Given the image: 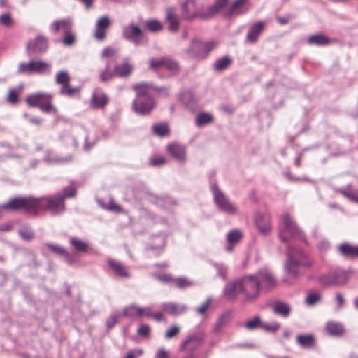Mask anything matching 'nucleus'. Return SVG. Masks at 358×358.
Masks as SVG:
<instances>
[{"instance_id": "obj_1", "label": "nucleus", "mask_w": 358, "mask_h": 358, "mask_svg": "<svg viewBox=\"0 0 358 358\" xmlns=\"http://www.w3.org/2000/svg\"><path fill=\"white\" fill-rule=\"evenodd\" d=\"M277 285L276 280L268 269H262L255 274L243 278L227 284L224 294L229 299H234L242 294L246 301L256 299L262 289L270 290Z\"/></svg>"}, {"instance_id": "obj_2", "label": "nucleus", "mask_w": 358, "mask_h": 358, "mask_svg": "<svg viewBox=\"0 0 358 358\" xmlns=\"http://www.w3.org/2000/svg\"><path fill=\"white\" fill-rule=\"evenodd\" d=\"M227 2L228 0H217L213 6L203 8L194 0H187L183 5L182 15L187 20L196 17L202 20L209 19L223 8Z\"/></svg>"}, {"instance_id": "obj_3", "label": "nucleus", "mask_w": 358, "mask_h": 358, "mask_svg": "<svg viewBox=\"0 0 358 358\" xmlns=\"http://www.w3.org/2000/svg\"><path fill=\"white\" fill-rule=\"evenodd\" d=\"M36 198L33 196H17L10 198L6 203L0 206V217L4 211H17L23 210L36 215Z\"/></svg>"}, {"instance_id": "obj_4", "label": "nucleus", "mask_w": 358, "mask_h": 358, "mask_svg": "<svg viewBox=\"0 0 358 358\" xmlns=\"http://www.w3.org/2000/svg\"><path fill=\"white\" fill-rule=\"evenodd\" d=\"M313 264V261L301 249H296L289 253V260L287 264V272L293 277L299 273V268L308 269Z\"/></svg>"}, {"instance_id": "obj_5", "label": "nucleus", "mask_w": 358, "mask_h": 358, "mask_svg": "<svg viewBox=\"0 0 358 358\" xmlns=\"http://www.w3.org/2000/svg\"><path fill=\"white\" fill-rule=\"evenodd\" d=\"M53 95L46 92H37L29 94L26 98V103L29 107H37L44 113L57 112L52 104Z\"/></svg>"}, {"instance_id": "obj_6", "label": "nucleus", "mask_w": 358, "mask_h": 358, "mask_svg": "<svg viewBox=\"0 0 358 358\" xmlns=\"http://www.w3.org/2000/svg\"><path fill=\"white\" fill-rule=\"evenodd\" d=\"M66 209L64 198L59 194L36 198V215L39 210H48L53 214H59Z\"/></svg>"}, {"instance_id": "obj_7", "label": "nucleus", "mask_w": 358, "mask_h": 358, "mask_svg": "<svg viewBox=\"0 0 358 358\" xmlns=\"http://www.w3.org/2000/svg\"><path fill=\"white\" fill-rule=\"evenodd\" d=\"M55 82L60 86L61 95L70 98L80 95V87L71 85V77L67 71H59L55 76Z\"/></svg>"}, {"instance_id": "obj_8", "label": "nucleus", "mask_w": 358, "mask_h": 358, "mask_svg": "<svg viewBox=\"0 0 358 358\" xmlns=\"http://www.w3.org/2000/svg\"><path fill=\"white\" fill-rule=\"evenodd\" d=\"M216 45L217 43L214 41L203 42L199 39H194L192 41L187 53L192 57L202 59L206 58Z\"/></svg>"}, {"instance_id": "obj_9", "label": "nucleus", "mask_w": 358, "mask_h": 358, "mask_svg": "<svg viewBox=\"0 0 358 358\" xmlns=\"http://www.w3.org/2000/svg\"><path fill=\"white\" fill-rule=\"evenodd\" d=\"M283 229L280 230L279 236L283 241H287L292 237L303 238V234L296 225L289 214L285 213L282 215Z\"/></svg>"}, {"instance_id": "obj_10", "label": "nucleus", "mask_w": 358, "mask_h": 358, "mask_svg": "<svg viewBox=\"0 0 358 358\" xmlns=\"http://www.w3.org/2000/svg\"><path fill=\"white\" fill-rule=\"evenodd\" d=\"M214 200L220 210L229 214L238 213L237 206L233 203L217 187L212 188Z\"/></svg>"}, {"instance_id": "obj_11", "label": "nucleus", "mask_w": 358, "mask_h": 358, "mask_svg": "<svg viewBox=\"0 0 358 358\" xmlns=\"http://www.w3.org/2000/svg\"><path fill=\"white\" fill-rule=\"evenodd\" d=\"M348 280V275L343 271H334L320 278V282L324 286H341L346 284Z\"/></svg>"}, {"instance_id": "obj_12", "label": "nucleus", "mask_w": 358, "mask_h": 358, "mask_svg": "<svg viewBox=\"0 0 358 358\" xmlns=\"http://www.w3.org/2000/svg\"><path fill=\"white\" fill-rule=\"evenodd\" d=\"M122 35L125 39L132 42L136 45L141 44L142 40L145 37L144 31L134 23H131L125 27Z\"/></svg>"}, {"instance_id": "obj_13", "label": "nucleus", "mask_w": 358, "mask_h": 358, "mask_svg": "<svg viewBox=\"0 0 358 358\" xmlns=\"http://www.w3.org/2000/svg\"><path fill=\"white\" fill-rule=\"evenodd\" d=\"M155 107V102L152 97L135 99L132 103L133 110L141 115H148Z\"/></svg>"}, {"instance_id": "obj_14", "label": "nucleus", "mask_w": 358, "mask_h": 358, "mask_svg": "<svg viewBox=\"0 0 358 358\" xmlns=\"http://www.w3.org/2000/svg\"><path fill=\"white\" fill-rule=\"evenodd\" d=\"M150 68L152 70L166 69L170 71H176L178 69V63L168 57L152 58L149 61Z\"/></svg>"}, {"instance_id": "obj_15", "label": "nucleus", "mask_w": 358, "mask_h": 358, "mask_svg": "<svg viewBox=\"0 0 358 358\" xmlns=\"http://www.w3.org/2000/svg\"><path fill=\"white\" fill-rule=\"evenodd\" d=\"M203 338L198 334L188 336L180 345L181 351L193 352L197 350L202 344Z\"/></svg>"}, {"instance_id": "obj_16", "label": "nucleus", "mask_w": 358, "mask_h": 358, "mask_svg": "<svg viewBox=\"0 0 358 358\" xmlns=\"http://www.w3.org/2000/svg\"><path fill=\"white\" fill-rule=\"evenodd\" d=\"M107 264L110 269L119 278H128L130 277V273L128 268L120 261L115 259H108Z\"/></svg>"}, {"instance_id": "obj_17", "label": "nucleus", "mask_w": 358, "mask_h": 358, "mask_svg": "<svg viewBox=\"0 0 358 358\" xmlns=\"http://www.w3.org/2000/svg\"><path fill=\"white\" fill-rule=\"evenodd\" d=\"M132 90L136 92V99H144L152 97L154 92H157L158 88L148 83H140L132 85Z\"/></svg>"}, {"instance_id": "obj_18", "label": "nucleus", "mask_w": 358, "mask_h": 358, "mask_svg": "<svg viewBox=\"0 0 358 358\" xmlns=\"http://www.w3.org/2000/svg\"><path fill=\"white\" fill-rule=\"evenodd\" d=\"M48 48L47 39L41 36H37L34 40H31L27 45V51L31 53H40L46 51Z\"/></svg>"}, {"instance_id": "obj_19", "label": "nucleus", "mask_w": 358, "mask_h": 358, "mask_svg": "<svg viewBox=\"0 0 358 358\" xmlns=\"http://www.w3.org/2000/svg\"><path fill=\"white\" fill-rule=\"evenodd\" d=\"M90 103L92 108L103 110L108 103V97L103 92L96 90L92 95Z\"/></svg>"}, {"instance_id": "obj_20", "label": "nucleus", "mask_w": 358, "mask_h": 358, "mask_svg": "<svg viewBox=\"0 0 358 358\" xmlns=\"http://www.w3.org/2000/svg\"><path fill=\"white\" fill-rule=\"evenodd\" d=\"M110 25V21L106 16L101 17L96 26L94 37L99 41H103L106 38V31Z\"/></svg>"}, {"instance_id": "obj_21", "label": "nucleus", "mask_w": 358, "mask_h": 358, "mask_svg": "<svg viewBox=\"0 0 358 358\" xmlns=\"http://www.w3.org/2000/svg\"><path fill=\"white\" fill-rule=\"evenodd\" d=\"M166 149L168 152L177 160L183 161L185 159L186 148L184 145L173 143L169 144Z\"/></svg>"}, {"instance_id": "obj_22", "label": "nucleus", "mask_w": 358, "mask_h": 358, "mask_svg": "<svg viewBox=\"0 0 358 358\" xmlns=\"http://www.w3.org/2000/svg\"><path fill=\"white\" fill-rule=\"evenodd\" d=\"M265 27V22L259 21L255 23L248 31L246 39L251 43H255L257 41L259 35L264 31Z\"/></svg>"}, {"instance_id": "obj_23", "label": "nucleus", "mask_w": 358, "mask_h": 358, "mask_svg": "<svg viewBox=\"0 0 358 358\" xmlns=\"http://www.w3.org/2000/svg\"><path fill=\"white\" fill-rule=\"evenodd\" d=\"M256 225L263 234H267L271 230V217L268 215H258L255 220Z\"/></svg>"}, {"instance_id": "obj_24", "label": "nucleus", "mask_w": 358, "mask_h": 358, "mask_svg": "<svg viewBox=\"0 0 358 358\" xmlns=\"http://www.w3.org/2000/svg\"><path fill=\"white\" fill-rule=\"evenodd\" d=\"M164 311L171 315H178L185 313L187 306L183 304H177L175 303H166L162 305Z\"/></svg>"}, {"instance_id": "obj_25", "label": "nucleus", "mask_w": 358, "mask_h": 358, "mask_svg": "<svg viewBox=\"0 0 358 358\" xmlns=\"http://www.w3.org/2000/svg\"><path fill=\"white\" fill-rule=\"evenodd\" d=\"M166 21L169 23V29L170 31L176 32L179 28V22L178 17L175 13L174 9L169 8L166 9Z\"/></svg>"}, {"instance_id": "obj_26", "label": "nucleus", "mask_w": 358, "mask_h": 358, "mask_svg": "<svg viewBox=\"0 0 358 358\" xmlns=\"http://www.w3.org/2000/svg\"><path fill=\"white\" fill-rule=\"evenodd\" d=\"M243 238V234L239 230H232L227 235V250L231 252L234 245H236Z\"/></svg>"}, {"instance_id": "obj_27", "label": "nucleus", "mask_w": 358, "mask_h": 358, "mask_svg": "<svg viewBox=\"0 0 358 358\" xmlns=\"http://www.w3.org/2000/svg\"><path fill=\"white\" fill-rule=\"evenodd\" d=\"M296 341L302 348H312L315 345V338L313 334H299Z\"/></svg>"}, {"instance_id": "obj_28", "label": "nucleus", "mask_w": 358, "mask_h": 358, "mask_svg": "<svg viewBox=\"0 0 358 358\" xmlns=\"http://www.w3.org/2000/svg\"><path fill=\"white\" fill-rule=\"evenodd\" d=\"M70 244L78 252H89L90 246L89 243L77 237H71L69 239Z\"/></svg>"}, {"instance_id": "obj_29", "label": "nucleus", "mask_w": 358, "mask_h": 358, "mask_svg": "<svg viewBox=\"0 0 358 358\" xmlns=\"http://www.w3.org/2000/svg\"><path fill=\"white\" fill-rule=\"evenodd\" d=\"M325 330L329 334L336 336H341L344 333V328L343 325L335 321L328 322L326 324Z\"/></svg>"}, {"instance_id": "obj_30", "label": "nucleus", "mask_w": 358, "mask_h": 358, "mask_svg": "<svg viewBox=\"0 0 358 358\" xmlns=\"http://www.w3.org/2000/svg\"><path fill=\"white\" fill-rule=\"evenodd\" d=\"M338 252L346 258L355 259L356 245L343 243L338 246Z\"/></svg>"}, {"instance_id": "obj_31", "label": "nucleus", "mask_w": 358, "mask_h": 358, "mask_svg": "<svg viewBox=\"0 0 358 358\" xmlns=\"http://www.w3.org/2000/svg\"><path fill=\"white\" fill-rule=\"evenodd\" d=\"M308 43L310 45L317 46H325L331 43V40L324 34H318L310 36L308 38Z\"/></svg>"}, {"instance_id": "obj_32", "label": "nucleus", "mask_w": 358, "mask_h": 358, "mask_svg": "<svg viewBox=\"0 0 358 358\" xmlns=\"http://www.w3.org/2000/svg\"><path fill=\"white\" fill-rule=\"evenodd\" d=\"M133 66L127 62L117 64L115 66L114 73L120 77H127L131 74Z\"/></svg>"}, {"instance_id": "obj_33", "label": "nucleus", "mask_w": 358, "mask_h": 358, "mask_svg": "<svg viewBox=\"0 0 358 358\" xmlns=\"http://www.w3.org/2000/svg\"><path fill=\"white\" fill-rule=\"evenodd\" d=\"M248 0H236L233 4L230 6L229 10V15H241L246 13L248 9L243 8L244 4Z\"/></svg>"}, {"instance_id": "obj_34", "label": "nucleus", "mask_w": 358, "mask_h": 358, "mask_svg": "<svg viewBox=\"0 0 358 358\" xmlns=\"http://www.w3.org/2000/svg\"><path fill=\"white\" fill-rule=\"evenodd\" d=\"M273 311L277 315L287 317L291 312V308L287 303L278 302L273 306Z\"/></svg>"}, {"instance_id": "obj_35", "label": "nucleus", "mask_w": 358, "mask_h": 358, "mask_svg": "<svg viewBox=\"0 0 358 358\" xmlns=\"http://www.w3.org/2000/svg\"><path fill=\"white\" fill-rule=\"evenodd\" d=\"M146 29L151 32H158L163 30L162 23L155 19H150L145 22Z\"/></svg>"}, {"instance_id": "obj_36", "label": "nucleus", "mask_w": 358, "mask_h": 358, "mask_svg": "<svg viewBox=\"0 0 358 358\" xmlns=\"http://www.w3.org/2000/svg\"><path fill=\"white\" fill-rule=\"evenodd\" d=\"M32 73H41L46 71H50L49 64L43 61H31Z\"/></svg>"}, {"instance_id": "obj_37", "label": "nucleus", "mask_w": 358, "mask_h": 358, "mask_svg": "<svg viewBox=\"0 0 358 358\" xmlns=\"http://www.w3.org/2000/svg\"><path fill=\"white\" fill-rule=\"evenodd\" d=\"M152 129L154 134L160 137L166 136L170 133L169 126L166 123L155 124Z\"/></svg>"}, {"instance_id": "obj_38", "label": "nucleus", "mask_w": 358, "mask_h": 358, "mask_svg": "<svg viewBox=\"0 0 358 358\" xmlns=\"http://www.w3.org/2000/svg\"><path fill=\"white\" fill-rule=\"evenodd\" d=\"M232 61L228 56L224 57L215 62L214 64L215 69L218 71H222L227 69L231 64Z\"/></svg>"}, {"instance_id": "obj_39", "label": "nucleus", "mask_w": 358, "mask_h": 358, "mask_svg": "<svg viewBox=\"0 0 358 358\" xmlns=\"http://www.w3.org/2000/svg\"><path fill=\"white\" fill-rule=\"evenodd\" d=\"M141 308L136 306H127L123 310V315L129 317H141Z\"/></svg>"}, {"instance_id": "obj_40", "label": "nucleus", "mask_w": 358, "mask_h": 358, "mask_svg": "<svg viewBox=\"0 0 358 358\" xmlns=\"http://www.w3.org/2000/svg\"><path fill=\"white\" fill-rule=\"evenodd\" d=\"M321 299L320 293L317 291H310L308 293L306 298V303L308 306H314Z\"/></svg>"}, {"instance_id": "obj_41", "label": "nucleus", "mask_w": 358, "mask_h": 358, "mask_svg": "<svg viewBox=\"0 0 358 358\" xmlns=\"http://www.w3.org/2000/svg\"><path fill=\"white\" fill-rule=\"evenodd\" d=\"M77 187L74 182H71L69 186L63 189L62 194H59L61 198H64V201L66 199L74 197L76 194Z\"/></svg>"}, {"instance_id": "obj_42", "label": "nucleus", "mask_w": 358, "mask_h": 358, "mask_svg": "<svg viewBox=\"0 0 358 358\" xmlns=\"http://www.w3.org/2000/svg\"><path fill=\"white\" fill-rule=\"evenodd\" d=\"M21 93L20 89H10L6 97V101L12 104H16L19 101V96Z\"/></svg>"}, {"instance_id": "obj_43", "label": "nucleus", "mask_w": 358, "mask_h": 358, "mask_svg": "<svg viewBox=\"0 0 358 358\" xmlns=\"http://www.w3.org/2000/svg\"><path fill=\"white\" fill-rule=\"evenodd\" d=\"M71 24L67 20L55 21L51 26V29L54 33H57L60 29H69Z\"/></svg>"}, {"instance_id": "obj_44", "label": "nucleus", "mask_w": 358, "mask_h": 358, "mask_svg": "<svg viewBox=\"0 0 358 358\" xmlns=\"http://www.w3.org/2000/svg\"><path fill=\"white\" fill-rule=\"evenodd\" d=\"M213 120V117L208 113H202L196 117V124L198 126H203L211 123Z\"/></svg>"}, {"instance_id": "obj_45", "label": "nucleus", "mask_w": 358, "mask_h": 358, "mask_svg": "<svg viewBox=\"0 0 358 358\" xmlns=\"http://www.w3.org/2000/svg\"><path fill=\"white\" fill-rule=\"evenodd\" d=\"M262 322L260 317L257 316V317H255L254 318L248 320L245 324V327L248 330H253L258 327L262 328Z\"/></svg>"}, {"instance_id": "obj_46", "label": "nucleus", "mask_w": 358, "mask_h": 358, "mask_svg": "<svg viewBox=\"0 0 358 358\" xmlns=\"http://www.w3.org/2000/svg\"><path fill=\"white\" fill-rule=\"evenodd\" d=\"M173 283L180 289H184L192 285V282L185 278H179L174 279Z\"/></svg>"}, {"instance_id": "obj_47", "label": "nucleus", "mask_w": 358, "mask_h": 358, "mask_svg": "<svg viewBox=\"0 0 358 358\" xmlns=\"http://www.w3.org/2000/svg\"><path fill=\"white\" fill-rule=\"evenodd\" d=\"M231 313H227L223 314L222 316H220V317L219 318V320L216 324V326H215L216 329H220L223 326L228 324L231 321Z\"/></svg>"}, {"instance_id": "obj_48", "label": "nucleus", "mask_w": 358, "mask_h": 358, "mask_svg": "<svg viewBox=\"0 0 358 358\" xmlns=\"http://www.w3.org/2000/svg\"><path fill=\"white\" fill-rule=\"evenodd\" d=\"M109 62L106 64V69L100 73V80L102 82L108 81L113 78L114 73L109 70Z\"/></svg>"}, {"instance_id": "obj_49", "label": "nucleus", "mask_w": 358, "mask_h": 358, "mask_svg": "<svg viewBox=\"0 0 358 358\" xmlns=\"http://www.w3.org/2000/svg\"><path fill=\"white\" fill-rule=\"evenodd\" d=\"M180 331V327L176 325H172L167 329L165 333V338L166 339H171L176 336Z\"/></svg>"}, {"instance_id": "obj_50", "label": "nucleus", "mask_w": 358, "mask_h": 358, "mask_svg": "<svg viewBox=\"0 0 358 358\" xmlns=\"http://www.w3.org/2000/svg\"><path fill=\"white\" fill-rule=\"evenodd\" d=\"M69 29H65V36L63 38V43L66 45H71L76 41V37L74 34Z\"/></svg>"}, {"instance_id": "obj_51", "label": "nucleus", "mask_w": 358, "mask_h": 358, "mask_svg": "<svg viewBox=\"0 0 358 358\" xmlns=\"http://www.w3.org/2000/svg\"><path fill=\"white\" fill-rule=\"evenodd\" d=\"M166 163V159L159 155L153 156L150 159V164L152 166H162Z\"/></svg>"}, {"instance_id": "obj_52", "label": "nucleus", "mask_w": 358, "mask_h": 358, "mask_svg": "<svg viewBox=\"0 0 358 358\" xmlns=\"http://www.w3.org/2000/svg\"><path fill=\"white\" fill-rule=\"evenodd\" d=\"M0 24L5 27H10L13 24V20L10 14L6 13L0 16Z\"/></svg>"}, {"instance_id": "obj_53", "label": "nucleus", "mask_w": 358, "mask_h": 358, "mask_svg": "<svg viewBox=\"0 0 358 358\" xmlns=\"http://www.w3.org/2000/svg\"><path fill=\"white\" fill-rule=\"evenodd\" d=\"M280 327V325L278 322H274L272 324H262V328L266 331L269 332H275L278 330Z\"/></svg>"}, {"instance_id": "obj_54", "label": "nucleus", "mask_w": 358, "mask_h": 358, "mask_svg": "<svg viewBox=\"0 0 358 358\" xmlns=\"http://www.w3.org/2000/svg\"><path fill=\"white\" fill-rule=\"evenodd\" d=\"M212 303L211 299H208L203 303H202L197 309L196 312L199 315H204L209 309Z\"/></svg>"}, {"instance_id": "obj_55", "label": "nucleus", "mask_w": 358, "mask_h": 358, "mask_svg": "<svg viewBox=\"0 0 358 358\" xmlns=\"http://www.w3.org/2000/svg\"><path fill=\"white\" fill-rule=\"evenodd\" d=\"M18 73H32V67L31 65V62L29 63H20L18 66Z\"/></svg>"}, {"instance_id": "obj_56", "label": "nucleus", "mask_w": 358, "mask_h": 358, "mask_svg": "<svg viewBox=\"0 0 358 358\" xmlns=\"http://www.w3.org/2000/svg\"><path fill=\"white\" fill-rule=\"evenodd\" d=\"M20 236L22 238L30 241L34 238V233L33 231L29 229H21L19 232Z\"/></svg>"}, {"instance_id": "obj_57", "label": "nucleus", "mask_w": 358, "mask_h": 358, "mask_svg": "<svg viewBox=\"0 0 358 358\" xmlns=\"http://www.w3.org/2000/svg\"><path fill=\"white\" fill-rule=\"evenodd\" d=\"M106 208L110 211H114L116 213H123L122 208L115 202L111 201L106 206Z\"/></svg>"}, {"instance_id": "obj_58", "label": "nucleus", "mask_w": 358, "mask_h": 358, "mask_svg": "<svg viewBox=\"0 0 358 358\" xmlns=\"http://www.w3.org/2000/svg\"><path fill=\"white\" fill-rule=\"evenodd\" d=\"M120 315L117 314L111 315L106 321V326L108 329H112L118 322Z\"/></svg>"}, {"instance_id": "obj_59", "label": "nucleus", "mask_w": 358, "mask_h": 358, "mask_svg": "<svg viewBox=\"0 0 358 358\" xmlns=\"http://www.w3.org/2000/svg\"><path fill=\"white\" fill-rule=\"evenodd\" d=\"M341 193L346 198L358 203V194L352 191H342Z\"/></svg>"}, {"instance_id": "obj_60", "label": "nucleus", "mask_w": 358, "mask_h": 358, "mask_svg": "<svg viewBox=\"0 0 358 358\" xmlns=\"http://www.w3.org/2000/svg\"><path fill=\"white\" fill-rule=\"evenodd\" d=\"M150 328L147 324H141L137 330V334L141 336H148L150 334Z\"/></svg>"}, {"instance_id": "obj_61", "label": "nucleus", "mask_w": 358, "mask_h": 358, "mask_svg": "<svg viewBox=\"0 0 358 358\" xmlns=\"http://www.w3.org/2000/svg\"><path fill=\"white\" fill-rule=\"evenodd\" d=\"M48 247L50 250L52 252L59 254V255H66V251L65 249L59 245H52V244H48Z\"/></svg>"}, {"instance_id": "obj_62", "label": "nucleus", "mask_w": 358, "mask_h": 358, "mask_svg": "<svg viewBox=\"0 0 358 358\" xmlns=\"http://www.w3.org/2000/svg\"><path fill=\"white\" fill-rule=\"evenodd\" d=\"M115 50L111 48H106L103 49L102 52V57H110L115 55Z\"/></svg>"}, {"instance_id": "obj_63", "label": "nucleus", "mask_w": 358, "mask_h": 358, "mask_svg": "<svg viewBox=\"0 0 358 358\" xmlns=\"http://www.w3.org/2000/svg\"><path fill=\"white\" fill-rule=\"evenodd\" d=\"M155 358H169V353L163 348L157 350Z\"/></svg>"}, {"instance_id": "obj_64", "label": "nucleus", "mask_w": 358, "mask_h": 358, "mask_svg": "<svg viewBox=\"0 0 358 358\" xmlns=\"http://www.w3.org/2000/svg\"><path fill=\"white\" fill-rule=\"evenodd\" d=\"M217 274L219 275V276H220L223 279H226L227 274V268L222 266H217Z\"/></svg>"}]
</instances>
